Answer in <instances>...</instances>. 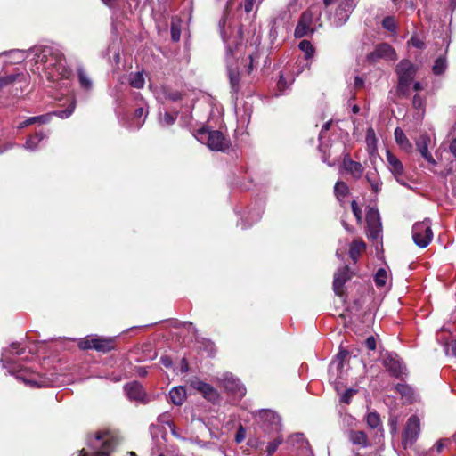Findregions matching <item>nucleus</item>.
Wrapping results in <instances>:
<instances>
[{
	"mask_svg": "<svg viewBox=\"0 0 456 456\" xmlns=\"http://www.w3.org/2000/svg\"><path fill=\"white\" fill-rule=\"evenodd\" d=\"M225 24L226 17L224 15L220 19L218 26L222 38L226 44V64L230 84L232 90L237 92L239 90L240 77L238 68L233 66L232 60L234 58V49H236L238 45L242 41V29L240 27H238L235 29L236 36L234 39L231 40V38L227 37L226 36Z\"/></svg>",
	"mask_w": 456,
	"mask_h": 456,
	"instance_id": "nucleus-1",
	"label": "nucleus"
},
{
	"mask_svg": "<svg viewBox=\"0 0 456 456\" xmlns=\"http://www.w3.org/2000/svg\"><path fill=\"white\" fill-rule=\"evenodd\" d=\"M40 60L44 62L45 69H53L63 78L70 77L71 69L66 67L64 54L60 49L45 46L41 51Z\"/></svg>",
	"mask_w": 456,
	"mask_h": 456,
	"instance_id": "nucleus-2",
	"label": "nucleus"
},
{
	"mask_svg": "<svg viewBox=\"0 0 456 456\" xmlns=\"http://www.w3.org/2000/svg\"><path fill=\"white\" fill-rule=\"evenodd\" d=\"M395 71L399 79L397 92L399 94L408 97L410 95V85L415 77L417 68L410 61L403 60L397 64Z\"/></svg>",
	"mask_w": 456,
	"mask_h": 456,
	"instance_id": "nucleus-3",
	"label": "nucleus"
},
{
	"mask_svg": "<svg viewBox=\"0 0 456 456\" xmlns=\"http://www.w3.org/2000/svg\"><path fill=\"white\" fill-rule=\"evenodd\" d=\"M197 138L200 142L207 140V145L212 151H224L230 146L229 140L217 130L208 131L200 129L199 130Z\"/></svg>",
	"mask_w": 456,
	"mask_h": 456,
	"instance_id": "nucleus-4",
	"label": "nucleus"
},
{
	"mask_svg": "<svg viewBox=\"0 0 456 456\" xmlns=\"http://www.w3.org/2000/svg\"><path fill=\"white\" fill-rule=\"evenodd\" d=\"M358 1L359 0H323V3L325 6H329L335 3L338 4L333 20V23L338 27L347 21Z\"/></svg>",
	"mask_w": 456,
	"mask_h": 456,
	"instance_id": "nucleus-5",
	"label": "nucleus"
},
{
	"mask_svg": "<svg viewBox=\"0 0 456 456\" xmlns=\"http://www.w3.org/2000/svg\"><path fill=\"white\" fill-rule=\"evenodd\" d=\"M433 238L431 229V221L425 219L422 222H417L412 227V239L414 243L419 248H426Z\"/></svg>",
	"mask_w": 456,
	"mask_h": 456,
	"instance_id": "nucleus-6",
	"label": "nucleus"
},
{
	"mask_svg": "<svg viewBox=\"0 0 456 456\" xmlns=\"http://www.w3.org/2000/svg\"><path fill=\"white\" fill-rule=\"evenodd\" d=\"M419 433L420 420L417 416L412 415L407 420V424L403 431L402 441L403 448L407 449L411 447L419 437Z\"/></svg>",
	"mask_w": 456,
	"mask_h": 456,
	"instance_id": "nucleus-7",
	"label": "nucleus"
},
{
	"mask_svg": "<svg viewBox=\"0 0 456 456\" xmlns=\"http://www.w3.org/2000/svg\"><path fill=\"white\" fill-rule=\"evenodd\" d=\"M88 444L97 450L95 452L97 456H108L114 447L113 440L107 437L106 434L100 432L88 441Z\"/></svg>",
	"mask_w": 456,
	"mask_h": 456,
	"instance_id": "nucleus-8",
	"label": "nucleus"
},
{
	"mask_svg": "<svg viewBox=\"0 0 456 456\" xmlns=\"http://www.w3.org/2000/svg\"><path fill=\"white\" fill-rule=\"evenodd\" d=\"M367 59L370 62H376L380 59L395 60L396 53L389 44L381 43L376 45L375 49L368 54Z\"/></svg>",
	"mask_w": 456,
	"mask_h": 456,
	"instance_id": "nucleus-9",
	"label": "nucleus"
},
{
	"mask_svg": "<svg viewBox=\"0 0 456 456\" xmlns=\"http://www.w3.org/2000/svg\"><path fill=\"white\" fill-rule=\"evenodd\" d=\"M190 385L192 388L199 391L208 401L211 403L218 402L219 394L211 385L205 383L197 378L191 379Z\"/></svg>",
	"mask_w": 456,
	"mask_h": 456,
	"instance_id": "nucleus-10",
	"label": "nucleus"
},
{
	"mask_svg": "<svg viewBox=\"0 0 456 456\" xmlns=\"http://www.w3.org/2000/svg\"><path fill=\"white\" fill-rule=\"evenodd\" d=\"M257 416L263 423V428L266 431H280L281 426V418L273 411L260 410Z\"/></svg>",
	"mask_w": 456,
	"mask_h": 456,
	"instance_id": "nucleus-11",
	"label": "nucleus"
},
{
	"mask_svg": "<svg viewBox=\"0 0 456 456\" xmlns=\"http://www.w3.org/2000/svg\"><path fill=\"white\" fill-rule=\"evenodd\" d=\"M368 236L371 240H378L380 237L382 227L378 210L370 209L366 215Z\"/></svg>",
	"mask_w": 456,
	"mask_h": 456,
	"instance_id": "nucleus-12",
	"label": "nucleus"
},
{
	"mask_svg": "<svg viewBox=\"0 0 456 456\" xmlns=\"http://www.w3.org/2000/svg\"><path fill=\"white\" fill-rule=\"evenodd\" d=\"M387 160L388 162L389 168L396 181L400 184L409 187L407 184V178L404 175V168L402 162L397 159V157H395L390 151L387 152Z\"/></svg>",
	"mask_w": 456,
	"mask_h": 456,
	"instance_id": "nucleus-13",
	"label": "nucleus"
},
{
	"mask_svg": "<svg viewBox=\"0 0 456 456\" xmlns=\"http://www.w3.org/2000/svg\"><path fill=\"white\" fill-rule=\"evenodd\" d=\"M219 380L228 392L232 393L240 397L245 395L246 388L242 386L240 381L232 374H224L223 377L219 379Z\"/></svg>",
	"mask_w": 456,
	"mask_h": 456,
	"instance_id": "nucleus-14",
	"label": "nucleus"
},
{
	"mask_svg": "<svg viewBox=\"0 0 456 456\" xmlns=\"http://www.w3.org/2000/svg\"><path fill=\"white\" fill-rule=\"evenodd\" d=\"M124 389L129 400L143 403H148V400H146V393L139 382L134 381L128 383L125 385Z\"/></svg>",
	"mask_w": 456,
	"mask_h": 456,
	"instance_id": "nucleus-15",
	"label": "nucleus"
},
{
	"mask_svg": "<svg viewBox=\"0 0 456 456\" xmlns=\"http://www.w3.org/2000/svg\"><path fill=\"white\" fill-rule=\"evenodd\" d=\"M351 279V272L347 265L339 268L334 275L333 289L334 292L341 296L344 284Z\"/></svg>",
	"mask_w": 456,
	"mask_h": 456,
	"instance_id": "nucleus-16",
	"label": "nucleus"
},
{
	"mask_svg": "<svg viewBox=\"0 0 456 456\" xmlns=\"http://www.w3.org/2000/svg\"><path fill=\"white\" fill-rule=\"evenodd\" d=\"M312 20L313 15L310 12H303L295 28V37L297 38H301L306 36L309 32H313V30L311 29Z\"/></svg>",
	"mask_w": 456,
	"mask_h": 456,
	"instance_id": "nucleus-17",
	"label": "nucleus"
},
{
	"mask_svg": "<svg viewBox=\"0 0 456 456\" xmlns=\"http://www.w3.org/2000/svg\"><path fill=\"white\" fill-rule=\"evenodd\" d=\"M383 364L390 374L395 378H399L403 373V366L396 355L387 354L384 360Z\"/></svg>",
	"mask_w": 456,
	"mask_h": 456,
	"instance_id": "nucleus-18",
	"label": "nucleus"
},
{
	"mask_svg": "<svg viewBox=\"0 0 456 456\" xmlns=\"http://www.w3.org/2000/svg\"><path fill=\"white\" fill-rule=\"evenodd\" d=\"M24 353V349L20 348V344L15 342L10 345L9 348H6L3 351L1 356V362H4V367H7L9 364H12L14 362V355H20Z\"/></svg>",
	"mask_w": 456,
	"mask_h": 456,
	"instance_id": "nucleus-19",
	"label": "nucleus"
},
{
	"mask_svg": "<svg viewBox=\"0 0 456 456\" xmlns=\"http://www.w3.org/2000/svg\"><path fill=\"white\" fill-rule=\"evenodd\" d=\"M93 349L102 352L108 353L115 348V339L112 338H94Z\"/></svg>",
	"mask_w": 456,
	"mask_h": 456,
	"instance_id": "nucleus-20",
	"label": "nucleus"
},
{
	"mask_svg": "<svg viewBox=\"0 0 456 456\" xmlns=\"http://www.w3.org/2000/svg\"><path fill=\"white\" fill-rule=\"evenodd\" d=\"M16 378L20 380H22L25 384L33 387H41L45 386L43 382L38 381L34 378V373H32L27 369L17 370Z\"/></svg>",
	"mask_w": 456,
	"mask_h": 456,
	"instance_id": "nucleus-21",
	"label": "nucleus"
},
{
	"mask_svg": "<svg viewBox=\"0 0 456 456\" xmlns=\"http://www.w3.org/2000/svg\"><path fill=\"white\" fill-rule=\"evenodd\" d=\"M430 139L428 135H422L420 138L417 141L416 145L417 148L421 154V156L431 165H436V162L432 157V155L428 151V142Z\"/></svg>",
	"mask_w": 456,
	"mask_h": 456,
	"instance_id": "nucleus-22",
	"label": "nucleus"
},
{
	"mask_svg": "<svg viewBox=\"0 0 456 456\" xmlns=\"http://www.w3.org/2000/svg\"><path fill=\"white\" fill-rule=\"evenodd\" d=\"M348 438L353 444L359 445L362 448H366L370 445L366 433L362 430H350Z\"/></svg>",
	"mask_w": 456,
	"mask_h": 456,
	"instance_id": "nucleus-23",
	"label": "nucleus"
},
{
	"mask_svg": "<svg viewBox=\"0 0 456 456\" xmlns=\"http://www.w3.org/2000/svg\"><path fill=\"white\" fill-rule=\"evenodd\" d=\"M343 164H344L345 169L347 172L351 173V175L355 179H359L360 177H362V173H363V167L360 162L352 160L349 158L348 154H346L344 159Z\"/></svg>",
	"mask_w": 456,
	"mask_h": 456,
	"instance_id": "nucleus-24",
	"label": "nucleus"
},
{
	"mask_svg": "<svg viewBox=\"0 0 456 456\" xmlns=\"http://www.w3.org/2000/svg\"><path fill=\"white\" fill-rule=\"evenodd\" d=\"M170 401L175 405H182L186 399V391L183 387H173L169 392Z\"/></svg>",
	"mask_w": 456,
	"mask_h": 456,
	"instance_id": "nucleus-25",
	"label": "nucleus"
},
{
	"mask_svg": "<svg viewBox=\"0 0 456 456\" xmlns=\"http://www.w3.org/2000/svg\"><path fill=\"white\" fill-rule=\"evenodd\" d=\"M365 248L366 245L362 240H354L350 246V257L355 262Z\"/></svg>",
	"mask_w": 456,
	"mask_h": 456,
	"instance_id": "nucleus-26",
	"label": "nucleus"
},
{
	"mask_svg": "<svg viewBox=\"0 0 456 456\" xmlns=\"http://www.w3.org/2000/svg\"><path fill=\"white\" fill-rule=\"evenodd\" d=\"M45 137H46V135L43 132H37L34 135H31L27 139L23 147L26 150H28L31 151H35V150H37L38 143L41 141H43Z\"/></svg>",
	"mask_w": 456,
	"mask_h": 456,
	"instance_id": "nucleus-27",
	"label": "nucleus"
},
{
	"mask_svg": "<svg viewBox=\"0 0 456 456\" xmlns=\"http://www.w3.org/2000/svg\"><path fill=\"white\" fill-rule=\"evenodd\" d=\"M51 119V114H45V115H40L36 117H31L24 120L23 122L20 123L18 126L19 129L25 128L30 125H33L35 123H40V124H45L48 123Z\"/></svg>",
	"mask_w": 456,
	"mask_h": 456,
	"instance_id": "nucleus-28",
	"label": "nucleus"
},
{
	"mask_svg": "<svg viewBox=\"0 0 456 456\" xmlns=\"http://www.w3.org/2000/svg\"><path fill=\"white\" fill-rule=\"evenodd\" d=\"M161 95L158 98L162 101L177 102L183 98V94L179 91H172L167 87H163L160 92Z\"/></svg>",
	"mask_w": 456,
	"mask_h": 456,
	"instance_id": "nucleus-29",
	"label": "nucleus"
},
{
	"mask_svg": "<svg viewBox=\"0 0 456 456\" xmlns=\"http://www.w3.org/2000/svg\"><path fill=\"white\" fill-rule=\"evenodd\" d=\"M24 75L21 73L11 74L4 77H0V91L4 88L9 87L17 81H21Z\"/></svg>",
	"mask_w": 456,
	"mask_h": 456,
	"instance_id": "nucleus-30",
	"label": "nucleus"
},
{
	"mask_svg": "<svg viewBox=\"0 0 456 456\" xmlns=\"http://www.w3.org/2000/svg\"><path fill=\"white\" fill-rule=\"evenodd\" d=\"M77 77L80 86L85 90H91L93 87V82L83 67L77 68Z\"/></svg>",
	"mask_w": 456,
	"mask_h": 456,
	"instance_id": "nucleus-31",
	"label": "nucleus"
},
{
	"mask_svg": "<svg viewBox=\"0 0 456 456\" xmlns=\"http://www.w3.org/2000/svg\"><path fill=\"white\" fill-rule=\"evenodd\" d=\"M395 138L396 142L405 151H408L411 148V144L409 142L407 136L404 132L400 128L396 127L395 130Z\"/></svg>",
	"mask_w": 456,
	"mask_h": 456,
	"instance_id": "nucleus-32",
	"label": "nucleus"
},
{
	"mask_svg": "<svg viewBox=\"0 0 456 456\" xmlns=\"http://www.w3.org/2000/svg\"><path fill=\"white\" fill-rule=\"evenodd\" d=\"M177 116H178V112H175V113L165 112L163 114L161 112H159V125L163 127L172 126L173 124H175V122L177 118Z\"/></svg>",
	"mask_w": 456,
	"mask_h": 456,
	"instance_id": "nucleus-33",
	"label": "nucleus"
},
{
	"mask_svg": "<svg viewBox=\"0 0 456 456\" xmlns=\"http://www.w3.org/2000/svg\"><path fill=\"white\" fill-rule=\"evenodd\" d=\"M144 77L142 72L131 73L129 77V85L136 89H142L144 86Z\"/></svg>",
	"mask_w": 456,
	"mask_h": 456,
	"instance_id": "nucleus-34",
	"label": "nucleus"
},
{
	"mask_svg": "<svg viewBox=\"0 0 456 456\" xmlns=\"http://www.w3.org/2000/svg\"><path fill=\"white\" fill-rule=\"evenodd\" d=\"M148 111H145L142 107H139L134 111V123L136 128H140L147 117Z\"/></svg>",
	"mask_w": 456,
	"mask_h": 456,
	"instance_id": "nucleus-35",
	"label": "nucleus"
},
{
	"mask_svg": "<svg viewBox=\"0 0 456 456\" xmlns=\"http://www.w3.org/2000/svg\"><path fill=\"white\" fill-rule=\"evenodd\" d=\"M348 191H349V188L346 183H344L342 181H338L336 183L335 187H334V193H335L336 197L338 198V200H340L341 198L346 197L347 195Z\"/></svg>",
	"mask_w": 456,
	"mask_h": 456,
	"instance_id": "nucleus-36",
	"label": "nucleus"
},
{
	"mask_svg": "<svg viewBox=\"0 0 456 456\" xmlns=\"http://www.w3.org/2000/svg\"><path fill=\"white\" fill-rule=\"evenodd\" d=\"M299 49L305 53L306 59H310L314 56V48L312 44L307 40H302L298 45Z\"/></svg>",
	"mask_w": 456,
	"mask_h": 456,
	"instance_id": "nucleus-37",
	"label": "nucleus"
},
{
	"mask_svg": "<svg viewBox=\"0 0 456 456\" xmlns=\"http://www.w3.org/2000/svg\"><path fill=\"white\" fill-rule=\"evenodd\" d=\"M446 69V61L444 58L439 57L436 60L432 70L436 75H441Z\"/></svg>",
	"mask_w": 456,
	"mask_h": 456,
	"instance_id": "nucleus-38",
	"label": "nucleus"
},
{
	"mask_svg": "<svg viewBox=\"0 0 456 456\" xmlns=\"http://www.w3.org/2000/svg\"><path fill=\"white\" fill-rule=\"evenodd\" d=\"M366 421L370 428H376L380 424V419L378 413L376 412H370L366 416Z\"/></svg>",
	"mask_w": 456,
	"mask_h": 456,
	"instance_id": "nucleus-39",
	"label": "nucleus"
},
{
	"mask_svg": "<svg viewBox=\"0 0 456 456\" xmlns=\"http://www.w3.org/2000/svg\"><path fill=\"white\" fill-rule=\"evenodd\" d=\"M375 283L378 287H383L387 281V272L385 269L380 268L375 274L374 277Z\"/></svg>",
	"mask_w": 456,
	"mask_h": 456,
	"instance_id": "nucleus-40",
	"label": "nucleus"
},
{
	"mask_svg": "<svg viewBox=\"0 0 456 456\" xmlns=\"http://www.w3.org/2000/svg\"><path fill=\"white\" fill-rule=\"evenodd\" d=\"M283 442V438L281 436L276 437L273 441L270 442L267 445L266 452L268 456L274 453L278 448V446Z\"/></svg>",
	"mask_w": 456,
	"mask_h": 456,
	"instance_id": "nucleus-41",
	"label": "nucleus"
},
{
	"mask_svg": "<svg viewBox=\"0 0 456 456\" xmlns=\"http://www.w3.org/2000/svg\"><path fill=\"white\" fill-rule=\"evenodd\" d=\"M75 110V102H72L67 109L61 110H56L53 114L61 118H69Z\"/></svg>",
	"mask_w": 456,
	"mask_h": 456,
	"instance_id": "nucleus-42",
	"label": "nucleus"
},
{
	"mask_svg": "<svg viewBox=\"0 0 456 456\" xmlns=\"http://www.w3.org/2000/svg\"><path fill=\"white\" fill-rule=\"evenodd\" d=\"M382 26L388 31L395 32L396 30V24L393 17H386L382 20Z\"/></svg>",
	"mask_w": 456,
	"mask_h": 456,
	"instance_id": "nucleus-43",
	"label": "nucleus"
},
{
	"mask_svg": "<svg viewBox=\"0 0 456 456\" xmlns=\"http://www.w3.org/2000/svg\"><path fill=\"white\" fill-rule=\"evenodd\" d=\"M352 211L357 220L358 224H362V209L358 206L357 202L355 200H353L351 202Z\"/></svg>",
	"mask_w": 456,
	"mask_h": 456,
	"instance_id": "nucleus-44",
	"label": "nucleus"
},
{
	"mask_svg": "<svg viewBox=\"0 0 456 456\" xmlns=\"http://www.w3.org/2000/svg\"><path fill=\"white\" fill-rule=\"evenodd\" d=\"M366 142L368 147H372L375 149L376 136L374 130L372 128H369L366 134Z\"/></svg>",
	"mask_w": 456,
	"mask_h": 456,
	"instance_id": "nucleus-45",
	"label": "nucleus"
},
{
	"mask_svg": "<svg viewBox=\"0 0 456 456\" xmlns=\"http://www.w3.org/2000/svg\"><path fill=\"white\" fill-rule=\"evenodd\" d=\"M94 338H85L79 341L78 346L80 349L87 350L93 349Z\"/></svg>",
	"mask_w": 456,
	"mask_h": 456,
	"instance_id": "nucleus-46",
	"label": "nucleus"
},
{
	"mask_svg": "<svg viewBox=\"0 0 456 456\" xmlns=\"http://www.w3.org/2000/svg\"><path fill=\"white\" fill-rule=\"evenodd\" d=\"M395 389L397 392H399L403 396H411V389L406 385L403 384H397L395 387Z\"/></svg>",
	"mask_w": 456,
	"mask_h": 456,
	"instance_id": "nucleus-47",
	"label": "nucleus"
},
{
	"mask_svg": "<svg viewBox=\"0 0 456 456\" xmlns=\"http://www.w3.org/2000/svg\"><path fill=\"white\" fill-rule=\"evenodd\" d=\"M356 394V390L354 389H347L345 391L343 395L341 396V402L345 403H349L350 399L353 397L354 395Z\"/></svg>",
	"mask_w": 456,
	"mask_h": 456,
	"instance_id": "nucleus-48",
	"label": "nucleus"
},
{
	"mask_svg": "<svg viewBox=\"0 0 456 456\" xmlns=\"http://www.w3.org/2000/svg\"><path fill=\"white\" fill-rule=\"evenodd\" d=\"M256 57H257V54H256H256H250V55L248 56V61H249V62H248V64H246V71H247V73H248V75H250V74H251V72H252V71H253V69H254V67H255L254 62H255V59H256Z\"/></svg>",
	"mask_w": 456,
	"mask_h": 456,
	"instance_id": "nucleus-49",
	"label": "nucleus"
},
{
	"mask_svg": "<svg viewBox=\"0 0 456 456\" xmlns=\"http://www.w3.org/2000/svg\"><path fill=\"white\" fill-rule=\"evenodd\" d=\"M424 101L423 99L416 94L412 99V105L415 109H421L423 107Z\"/></svg>",
	"mask_w": 456,
	"mask_h": 456,
	"instance_id": "nucleus-50",
	"label": "nucleus"
},
{
	"mask_svg": "<svg viewBox=\"0 0 456 456\" xmlns=\"http://www.w3.org/2000/svg\"><path fill=\"white\" fill-rule=\"evenodd\" d=\"M256 0H244V10L247 13H249L252 10L254 5L256 4Z\"/></svg>",
	"mask_w": 456,
	"mask_h": 456,
	"instance_id": "nucleus-51",
	"label": "nucleus"
},
{
	"mask_svg": "<svg viewBox=\"0 0 456 456\" xmlns=\"http://www.w3.org/2000/svg\"><path fill=\"white\" fill-rule=\"evenodd\" d=\"M411 45H412L414 47H416V48H419V49L423 48V47H424V45H425L424 42H423L420 38H419V37H411Z\"/></svg>",
	"mask_w": 456,
	"mask_h": 456,
	"instance_id": "nucleus-52",
	"label": "nucleus"
},
{
	"mask_svg": "<svg viewBox=\"0 0 456 456\" xmlns=\"http://www.w3.org/2000/svg\"><path fill=\"white\" fill-rule=\"evenodd\" d=\"M365 345L370 350L376 349V339L374 337L370 336L365 340Z\"/></svg>",
	"mask_w": 456,
	"mask_h": 456,
	"instance_id": "nucleus-53",
	"label": "nucleus"
},
{
	"mask_svg": "<svg viewBox=\"0 0 456 456\" xmlns=\"http://www.w3.org/2000/svg\"><path fill=\"white\" fill-rule=\"evenodd\" d=\"M171 37L174 41H178L180 39V30L174 24L171 27Z\"/></svg>",
	"mask_w": 456,
	"mask_h": 456,
	"instance_id": "nucleus-54",
	"label": "nucleus"
},
{
	"mask_svg": "<svg viewBox=\"0 0 456 456\" xmlns=\"http://www.w3.org/2000/svg\"><path fill=\"white\" fill-rule=\"evenodd\" d=\"M348 356L346 350H342L337 354V359L339 360V366H343V361Z\"/></svg>",
	"mask_w": 456,
	"mask_h": 456,
	"instance_id": "nucleus-55",
	"label": "nucleus"
},
{
	"mask_svg": "<svg viewBox=\"0 0 456 456\" xmlns=\"http://www.w3.org/2000/svg\"><path fill=\"white\" fill-rule=\"evenodd\" d=\"M244 437H245V430L242 427H240L237 431L235 440L237 443H240L243 441Z\"/></svg>",
	"mask_w": 456,
	"mask_h": 456,
	"instance_id": "nucleus-56",
	"label": "nucleus"
},
{
	"mask_svg": "<svg viewBox=\"0 0 456 456\" xmlns=\"http://www.w3.org/2000/svg\"><path fill=\"white\" fill-rule=\"evenodd\" d=\"M445 442L446 440H438L435 445H434V449L437 452H441L444 449V447L445 446Z\"/></svg>",
	"mask_w": 456,
	"mask_h": 456,
	"instance_id": "nucleus-57",
	"label": "nucleus"
},
{
	"mask_svg": "<svg viewBox=\"0 0 456 456\" xmlns=\"http://www.w3.org/2000/svg\"><path fill=\"white\" fill-rule=\"evenodd\" d=\"M331 123H332L331 120H330L322 126V130L319 134L320 140H322V138L323 137L324 133L330 130Z\"/></svg>",
	"mask_w": 456,
	"mask_h": 456,
	"instance_id": "nucleus-58",
	"label": "nucleus"
},
{
	"mask_svg": "<svg viewBox=\"0 0 456 456\" xmlns=\"http://www.w3.org/2000/svg\"><path fill=\"white\" fill-rule=\"evenodd\" d=\"M160 362L167 368H170L172 366V360L169 356H162L160 358Z\"/></svg>",
	"mask_w": 456,
	"mask_h": 456,
	"instance_id": "nucleus-59",
	"label": "nucleus"
},
{
	"mask_svg": "<svg viewBox=\"0 0 456 456\" xmlns=\"http://www.w3.org/2000/svg\"><path fill=\"white\" fill-rule=\"evenodd\" d=\"M449 151L456 159V137L451 142L449 145Z\"/></svg>",
	"mask_w": 456,
	"mask_h": 456,
	"instance_id": "nucleus-60",
	"label": "nucleus"
},
{
	"mask_svg": "<svg viewBox=\"0 0 456 456\" xmlns=\"http://www.w3.org/2000/svg\"><path fill=\"white\" fill-rule=\"evenodd\" d=\"M277 86H278L280 91H284L285 90V88H286V81H285L283 76L280 77V79H279V81L277 83Z\"/></svg>",
	"mask_w": 456,
	"mask_h": 456,
	"instance_id": "nucleus-61",
	"label": "nucleus"
},
{
	"mask_svg": "<svg viewBox=\"0 0 456 456\" xmlns=\"http://www.w3.org/2000/svg\"><path fill=\"white\" fill-rule=\"evenodd\" d=\"M366 179L370 183V184H371L374 181H378L379 180V179H377L376 174L374 172L367 173Z\"/></svg>",
	"mask_w": 456,
	"mask_h": 456,
	"instance_id": "nucleus-62",
	"label": "nucleus"
},
{
	"mask_svg": "<svg viewBox=\"0 0 456 456\" xmlns=\"http://www.w3.org/2000/svg\"><path fill=\"white\" fill-rule=\"evenodd\" d=\"M189 370V364L185 358L182 359L181 362V371L182 372H187Z\"/></svg>",
	"mask_w": 456,
	"mask_h": 456,
	"instance_id": "nucleus-63",
	"label": "nucleus"
},
{
	"mask_svg": "<svg viewBox=\"0 0 456 456\" xmlns=\"http://www.w3.org/2000/svg\"><path fill=\"white\" fill-rule=\"evenodd\" d=\"M449 346H450L452 354L456 357V339L452 340Z\"/></svg>",
	"mask_w": 456,
	"mask_h": 456,
	"instance_id": "nucleus-64",
	"label": "nucleus"
}]
</instances>
